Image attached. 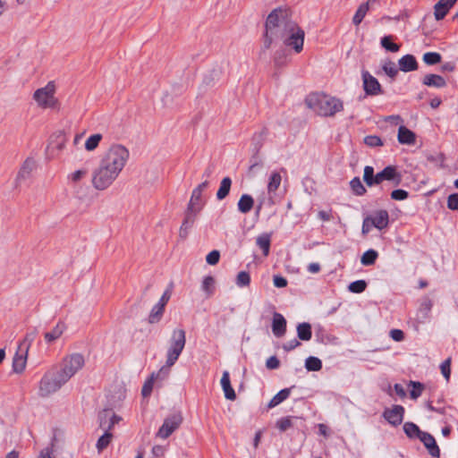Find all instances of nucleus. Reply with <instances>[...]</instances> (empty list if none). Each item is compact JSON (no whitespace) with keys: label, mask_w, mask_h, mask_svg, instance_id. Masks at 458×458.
Returning a JSON list of instances; mask_svg holds the SVG:
<instances>
[{"label":"nucleus","mask_w":458,"mask_h":458,"mask_svg":"<svg viewBox=\"0 0 458 458\" xmlns=\"http://www.w3.org/2000/svg\"><path fill=\"white\" fill-rule=\"evenodd\" d=\"M306 105L320 116L331 117L344 110L343 101L324 93L310 94Z\"/></svg>","instance_id":"1"},{"label":"nucleus","mask_w":458,"mask_h":458,"mask_svg":"<svg viewBox=\"0 0 458 458\" xmlns=\"http://www.w3.org/2000/svg\"><path fill=\"white\" fill-rule=\"evenodd\" d=\"M289 22H293L288 16L287 10L277 8L273 10L267 16L265 24L264 48L268 49L275 38L282 36L284 29Z\"/></svg>","instance_id":"2"},{"label":"nucleus","mask_w":458,"mask_h":458,"mask_svg":"<svg viewBox=\"0 0 458 458\" xmlns=\"http://www.w3.org/2000/svg\"><path fill=\"white\" fill-rule=\"evenodd\" d=\"M129 150L121 144L112 145L103 156L100 164L120 174L129 159Z\"/></svg>","instance_id":"3"},{"label":"nucleus","mask_w":458,"mask_h":458,"mask_svg":"<svg viewBox=\"0 0 458 458\" xmlns=\"http://www.w3.org/2000/svg\"><path fill=\"white\" fill-rule=\"evenodd\" d=\"M67 381L54 368L47 371L38 384V395L46 398L56 393Z\"/></svg>","instance_id":"4"},{"label":"nucleus","mask_w":458,"mask_h":458,"mask_svg":"<svg viewBox=\"0 0 458 458\" xmlns=\"http://www.w3.org/2000/svg\"><path fill=\"white\" fill-rule=\"evenodd\" d=\"M186 344V333L182 328H175L172 332L169 340V347L166 352L165 366L170 368L177 361Z\"/></svg>","instance_id":"5"},{"label":"nucleus","mask_w":458,"mask_h":458,"mask_svg":"<svg viewBox=\"0 0 458 458\" xmlns=\"http://www.w3.org/2000/svg\"><path fill=\"white\" fill-rule=\"evenodd\" d=\"M284 30L282 36L277 38L282 39L286 47H292L296 53H301L303 49L304 30L295 21L289 22Z\"/></svg>","instance_id":"6"},{"label":"nucleus","mask_w":458,"mask_h":458,"mask_svg":"<svg viewBox=\"0 0 458 458\" xmlns=\"http://www.w3.org/2000/svg\"><path fill=\"white\" fill-rule=\"evenodd\" d=\"M85 364V360L81 353H72L65 356L59 368H55L68 382Z\"/></svg>","instance_id":"7"},{"label":"nucleus","mask_w":458,"mask_h":458,"mask_svg":"<svg viewBox=\"0 0 458 458\" xmlns=\"http://www.w3.org/2000/svg\"><path fill=\"white\" fill-rule=\"evenodd\" d=\"M55 85L49 81L45 87L38 89L33 94V99L41 108H54L58 100L55 97Z\"/></svg>","instance_id":"8"},{"label":"nucleus","mask_w":458,"mask_h":458,"mask_svg":"<svg viewBox=\"0 0 458 458\" xmlns=\"http://www.w3.org/2000/svg\"><path fill=\"white\" fill-rule=\"evenodd\" d=\"M118 177L112 169H108L102 164H99L98 167L96 168L92 173V185L98 191H104L107 189Z\"/></svg>","instance_id":"9"},{"label":"nucleus","mask_w":458,"mask_h":458,"mask_svg":"<svg viewBox=\"0 0 458 458\" xmlns=\"http://www.w3.org/2000/svg\"><path fill=\"white\" fill-rule=\"evenodd\" d=\"M182 416L181 412H174L165 419L163 425L159 428L157 437L162 439L169 437L182 424Z\"/></svg>","instance_id":"10"},{"label":"nucleus","mask_w":458,"mask_h":458,"mask_svg":"<svg viewBox=\"0 0 458 458\" xmlns=\"http://www.w3.org/2000/svg\"><path fill=\"white\" fill-rule=\"evenodd\" d=\"M362 88L366 96H378L384 94L381 84L368 71H361Z\"/></svg>","instance_id":"11"},{"label":"nucleus","mask_w":458,"mask_h":458,"mask_svg":"<svg viewBox=\"0 0 458 458\" xmlns=\"http://www.w3.org/2000/svg\"><path fill=\"white\" fill-rule=\"evenodd\" d=\"M208 181L205 180L194 188L187 206L201 210L205 205V201L202 199V192L208 187Z\"/></svg>","instance_id":"12"},{"label":"nucleus","mask_w":458,"mask_h":458,"mask_svg":"<svg viewBox=\"0 0 458 458\" xmlns=\"http://www.w3.org/2000/svg\"><path fill=\"white\" fill-rule=\"evenodd\" d=\"M404 408L402 405H394L391 409H386L383 417L393 426H398L403 422Z\"/></svg>","instance_id":"13"},{"label":"nucleus","mask_w":458,"mask_h":458,"mask_svg":"<svg viewBox=\"0 0 458 458\" xmlns=\"http://www.w3.org/2000/svg\"><path fill=\"white\" fill-rule=\"evenodd\" d=\"M394 181L395 184L398 185L401 182V174L396 172V168L393 165L386 166L381 172L376 174L375 182L377 184L383 181Z\"/></svg>","instance_id":"14"},{"label":"nucleus","mask_w":458,"mask_h":458,"mask_svg":"<svg viewBox=\"0 0 458 458\" xmlns=\"http://www.w3.org/2000/svg\"><path fill=\"white\" fill-rule=\"evenodd\" d=\"M419 439L424 444L425 447L428 450L430 455L436 458L440 457V449L437 446L436 440L432 435L422 431L419 435Z\"/></svg>","instance_id":"15"},{"label":"nucleus","mask_w":458,"mask_h":458,"mask_svg":"<svg viewBox=\"0 0 458 458\" xmlns=\"http://www.w3.org/2000/svg\"><path fill=\"white\" fill-rule=\"evenodd\" d=\"M371 218L372 225L378 230H383L388 226L389 214L385 209H379L368 216Z\"/></svg>","instance_id":"16"},{"label":"nucleus","mask_w":458,"mask_h":458,"mask_svg":"<svg viewBox=\"0 0 458 458\" xmlns=\"http://www.w3.org/2000/svg\"><path fill=\"white\" fill-rule=\"evenodd\" d=\"M272 332L276 337L284 336L286 332V320L284 317L278 312H274L273 314Z\"/></svg>","instance_id":"17"},{"label":"nucleus","mask_w":458,"mask_h":458,"mask_svg":"<svg viewBox=\"0 0 458 458\" xmlns=\"http://www.w3.org/2000/svg\"><path fill=\"white\" fill-rule=\"evenodd\" d=\"M456 2L457 0H439L434 6L435 19L437 21L444 19Z\"/></svg>","instance_id":"18"},{"label":"nucleus","mask_w":458,"mask_h":458,"mask_svg":"<svg viewBox=\"0 0 458 458\" xmlns=\"http://www.w3.org/2000/svg\"><path fill=\"white\" fill-rule=\"evenodd\" d=\"M399 70L403 72H409L418 70L419 64L414 55L407 54L402 56L398 61Z\"/></svg>","instance_id":"19"},{"label":"nucleus","mask_w":458,"mask_h":458,"mask_svg":"<svg viewBox=\"0 0 458 458\" xmlns=\"http://www.w3.org/2000/svg\"><path fill=\"white\" fill-rule=\"evenodd\" d=\"M67 327L64 321H58L57 324L49 332L45 333L44 338L47 344H52L59 339Z\"/></svg>","instance_id":"20"},{"label":"nucleus","mask_w":458,"mask_h":458,"mask_svg":"<svg viewBox=\"0 0 458 458\" xmlns=\"http://www.w3.org/2000/svg\"><path fill=\"white\" fill-rule=\"evenodd\" d=\"M27 352L21 351L18 348L13 359V371L15 373H21L26 367L27 363Z\"/></svg>","instance_id":"21"},{"label":"nucleus","mask_w":458,"mask_h":458,"mask_svg":"<svg viewBox=\"0 0 458 458\" xmlns=\"http://www.w3.org/2000/svg\"><path fill=\"white\" fill-rule=\"evenodd\" d=\"M397 140L401 144L412 145L416 141V135L405 126L401 125L398 129Z\"/></svg>","instance_id":"22"},{"label":"nucleus","mask_w":458,"mask_h":458,"mask_svg":"<svg viewBox=\"0 0 458 458\" xmlns=\"http://www.w3.org/2000/svg\"><path fill=\"white\" fill-rule=\"evenodd\" d=\"M221 386L225 393V397L228 400H235L236 394L233 388L231 386L230 375L228 371H224L221 378Z\"/></svg>","instance_id":"23"},{"label":"nucleus","mask_w":458,"mask_h":458,"mask_svg":"<svg viewBox=\"0 0 458 458\" xmlns=\"http://www.w3.org/2000/svg\"><path fill=\"white\" fill-rule=\"evenodd\" d=\"M422 83L428 87L434 88H444L446 86V81L442 76L433 73L425 75Z\"/></svg>","instance_id":"24"},{"label":"nucleus","mask_w":458,"mask_h":458,"mask_svg":"<svg viewBox=\"0 0 458 458\" xmlns=\"http://www.w3.org/2000/svg\"><path fill=\"white\" fill-rule=\"evenodd\" d=\"M375 1L376 0H368L366 3L361 4L358 7V9L352 18V23L355 26H359L361 23L362 20L364 19V17L366 16L367 13L369 9V4L371 3H374Z\"/></svg>","instance_id":"25"},{"label":"nucleus","mask_w":458,"mask_h":458,"mask_svg":"<svg viewBox=\"0 0 458 458\" xmlns=\"http://www.w3.org/2000/svg\"><path fill=\"white\" fill-rule=\"evenodd\" d=\"M237 206L238 210L241 213L247 214L252 209L254 206V199L250 195L243 194L240 198Z\"/></svg>","instance_id":"26"},{"label":"nucleus","mask_w":458,"mask_h":458,"mask_svg":"<svg viewBox=\"0 0 458 458\" xmlns=\"http://www.w3.org/2000/svg\"><path fill=\"white\" fill-rule=\"evenodd\" d=\"M282 182V176L280 173L274 171L271 173L268 182H267V192L268 194H275L279 188Z\"/></svg>","instance_id":"27"},{"label":"nucleus","mask_w":458,"mask_h":458,"mask_svg":"<svg viewBox=\"0 0 458 458\" xmlns=\"http://www.w3.org/2000/svg\"><path fill=\"white\" fill-rule=\"evenodd\" d=\"M201 210L199 209H197V208H191V207H188L187 206V208L184 212V219L182 223V225H185V227H189V228H191L196 221V218L199 215V213L200 212Z\"/></svg>","instance_id":"28"},{"label":"nucleus","mask_w":458,"mask_h":458,"mask_svg":"<svg viewBox=\"0 0 458 458\" xmlns=\"http://www.w3.org/2000/svg\"><path fill=\"white\" fill-rule=\"evenodd\" d=\"M231 186H232L231 178L228 176L223 178L220 182L219 189L216 191V199L218 200H222V199H225L230 192Z\"/></svg>","instance_id":"29"},{"label":"nucleus","mask_w":458,"mask_h":458,"mask_svg":"<svg viewBox=\"0 0 458 458\" xmlns=\"http://www.w3.org/2000/svg\"><path fill=\"white\" fill-rule=\"evenodd\" d=\"M297 336L301 341H310L312 337L310 324L307 322L300 323L297 326Z\"/></svg>","instance_id":"30"},{"label":"nucleus","mask_w":458,"mask_h":458,"mask_svg":"<svg viewBox=\"0 0 458 458\" xmlns=\"http://www.w3.org/2000/svg\"><path fill=\"white\" fill-rule=\"evenodd\" d=\"M293 386L290 387V388H284L282 390H280L271 400L270 402L268 403L267 404V407L268 408H274L276 406H277L278 404H280L281 403H283L284 400H286L289 396H290V394H291V389L293 388Z\"/></svg>","instance_id":"31"},{"label":"nucleus","mask_w":458,"mask_h":458,"mask_svg":"<svg viewBox=\"0 0 458 458\" xmlns=\"http://www.w3.org/2000/svg\"><path fill=\"white\" fill-rule=\"evenodd\" d=\"M33 166H34V163L32 160H30V159L25 160V162L23 163L20 171L18 172L16 181L21 182L22 180L27 179L30 174V173L33 169Z\"/></svg>","instance_id":"32"},{"label":"nucleus","mask_w":458,"mask_h":458,"mask_svg":"<svg viewBox=\"0 0 458 458\" xmlns=\"http://www.w3.org/2000/svg\"><path fill=\"white\" fill-rule=\"evenodd\" d=\"M165 309L157 304H155L153 308L151 309L148 321L149 324H157L158 323L164 315Z\"/></svg>","instance_id":"33"},{"label":"nucleus","mask_w":458,"mask_h":458,"mask_svg":"<svg viewBox=\"0 0 458 458\" xmlns=\"http://www.w3.org/2000/svg\"><path fill=\"white\" fill-rule=\"evenodd\" d=\"M289 62V54L285 50H278L274 56V64L277 68L284 67Z\"/></svg>","instance_id":"34"},{"label":"nucleus","mask_w":458,"mask_h":458,"mask_svg":"<svg viewBox=\"0 0 458 458\" xmlns=\"http://www.w3.org/2000/svg\"><path fill=\"white\" fill-rule=\"evenodd\" d=\"M350 187L356 196H363L367 190L359 177H354L350 182Z\"/></svg>","instance_id":"35"},{"label":"nucleus","mask_w":458,"mask_h":458,"mask_svg":"<svg viewBox=\"0 0 458 458\" xmlns=\"http://www.w3.org/2000/svg\"><path fill=\"white\" fill-rule=\"evenodd\" d=\"M378 257L377 251L375 250H369L363 253L360 259V262L363 266H371L375 264L377 259Z\"/></svg>","instance_id":"36"},{"label":"nucleus","mask_w":458,"mask_h":458,"mask_svg":"<svg viewBox=\"0 0 458 458\" xmlns=\"http://www.w3.org/2000/svg\"><path fill=\"white\" fill-rule=\"evenodd\" d=\"M37 336V330L33 329L30 332H28L26 335L24 336L23 340L20 343L18 348L21 349V351L27 352L29 351V348L31 344V343L35 340Z\"/></svg>","instance_id":"37"},{"label":"nucleus","mask_w":458,"mask_h":458,"mask_svg":"<svg viewBox=\"0 0 458 458\" xmlns=\"http://www.w3.org/2000/svg\"><path fill=\"white\" fill-rule=\"evenodd\" d=\"M305 368L309 371H319L322 369V361L314 356H310L305 360Z\"/></svg>","instance_id":"38"},{"label":"nucleus","mask_w":458,"mask_h":458,"mask_svg":"<svg viewBox=\"0 0 458 458\" xmlns=\"http://www.w3.org/2000/svg\"><path fill=\"white\" fill-rule=\"evenodd\" d=\"M257 245L262 250L264 256H267L270 250V235H259L257 238Z\"/></svg>","instance_id":"39"},{"label":"nucleus","mask_w":458,"mask_h":458,"mask_svg":"<svg viewBox=\"0 0 458 458\" xmlns=\"http://www.w3.org/2000/svg\"><path fill=\"white\" fill-rule=\"evenodd\" d=\"M403 431L407 437L411 438H419V435L422 432L420 428L412 422H405L403 425Z\"/></svg>","instance_id":"40"},{"label":"nucleus","mask_w":458,"mask_h":458,"mask_svg":"<svg viewBox=\"0 0 458 458\" xmlns=\"http://www.w3.org/2000/svg\"><path fill=\"white\" fill-rule=\"evenodd\" d=\"M363 180L369 187L377 184V182L374 181L376 180V174H374V168L372 166L366 165L364 167Z\"/></svg>","instance_id":"41"},{"label":"nucleus","mask_w":458,"mask_h":458,"mask_svg":"<svg viewBox=\"0 0 458 458\" xmlns=\"http://www.w3.org/2000/svg\"><path fill=\"white\" fill-rule=\"evenodd\" d=\"M382 70L387 76H389L393 80L398 74V69L396 68L395 64L391 60H386L384 62V64H382Z\"/></svg>","instance_id":"42"},{"label":"nucleus","mask_w":458,"mask_h":458,"mask_svg":"<svg viewBox=\"0 0 458 458\" xmlns=\"http://www.w3.org/2000/svg\"><path fill=\"white\" fill-rule=\"evenodd\" d=\"M423 62L428 65H435L439 64L442 60V56L437 52H427L423 55Z\"/></svg>","instance_id":"43"},{"label":"nucleus","mask_w":458,"mask_h":458,"mask_svg":"<svg viewBox=\"0 0 458 458\" xmlns=\"http://www.w3.org/2000/svg\"><path fill=\"white\" fill-rule=\"evenodd\" d=\"M102 140V135L100 133H96L89 136L85 142V148L88 151H93L96 149Z\"/></svg>","instance_id":"44"},{"label":"nucleus","mask_w":458,"mask_h":458,"mask_svg":"<svg viewBox=\"0 0 458 458\" xmlns=\"http://www.w3.org/2000/svg\"><path fill=\"white\" fill-rule=\"evenodd\" d=\"M293 419L292 416L283 417L276 422V427L280 432H284L293 426Z\"/></svg>","instance_id":"45"},{"label":"nucleus","mask_w":458,"mask_h":458,"mask_svg":"<svg viewBox=\"0 0 458 458\" xmlns=\"http://www.w3.org/2000/svg\"><path fill=\"white\" fill-rule=\"evenodd\" d=\"M235 284L238 287H247L250 284V276L247 271H240L236 276Z\"/></svg>","instance_id":"46"},{"label":"nucleus","mask_w":458,"mask_h":458,"mask_svg":"<svg viewBox=\"0 0 458 458\" xmlns=\"http://www.w3.org/2000/svg\"><path fill=\"white\" fill-rule=\"evenodd\" d=\"M381 46L386 49L387 51H390L392 53L398 52L400 49V46L392 42V37L391 36H385L381 38Z\"/></svg>","instance_id":"47"},{"label":"nucleus","mask_w":458,"mask_h":458,"mask_svg":"<svg viewBox=\"0 0 458 458\" xmlns=\"http://www.w3.org/2000/svg\"><path fill=\"white\" fill-rule=\"evenodd\" d=\"M113 437V435L109 432V430H106L103 436H101L98 442H97V448L98 452L103 451L105 448L108 446V445L111 442V439Z\"/></svg>","instance_id":"48"},{"label":"nucleus","mask_w":458,"mask_h":458,"mask_svg":"<svg viewBox=\"0 0 458 458\" xmlns=\"http://www.w3.org/2000/svg\"><path fill=\"white\" fill-rule=\"evenodd\" d=\"M366 287H367V283L365 280H357V281L352 282L348 285V290L354 293H360L366 290Z\"/></svg>","instance_id":"49"},{"label":"nucleus","mask_w":458,"mask_h":458,"mask_svg":"<svg viewBox=\"0 0 458 458\" xmlns=\"http://www.w3.org/2000/svg\"><path fill=\"white\" fill-rule=\"evenodd\" d=\"M173 287H174L173 283H170L168 287L165 289V291L162 294L161 298L157 301V305L163 307L164 309L165 308L166 304L168 303L169 300L171 299L172 293H173Z\"/></svg>","instance_id":"50"},{"label":"nucleus","mask_w":458,"mask_h":458,"mask_svg":"<svg viewBox=\"0 0 458 458\" xmlns=\"http://www.w3.org/2000/svg\"><path fill=\"white\" fill-rule=\"evenodd\" d=\"M214 284H215V279L213 278V276H206V277H204V279L202 281L201 288L204 292H206L208 295H210L213 293Z\"/></svg>","instance_id":"51"},{"label":"nucleus","mask_w":458,"mask_h":458,"mask_svg":"<svg viewBox=\"0 0 458 458\" xmlns=\"http://www.w3.org/2000/svg\"><path fill=\"white\" fill-rule=\"evenodd\" d=\"M155 374L153 373L149 378H148L143 386H142V389H141V394L142 396L144 397H147L148 395H150L152 390H153V384H154V379H155Z\"/></svg>","instance_id":"52"},{"label":"nucleus","mask_w":458,"mask_h":458,"mask_svg":"<svg viewBox=\"0 0 458 458\" xmlns=\"http://www.w3.org/2000/svg\"><path fill=\"white\" fill-rule=\"evenodd\" d=\"M88 174L86 169L77 170L68 175V180L72 183L79 182L81 179H83Z\"/></svg>","instance_id":"53"},{"label":"nucleus","mask_w":458,"mask_h":458,"mask_svg":"<svg viewBox=\"0 0 458 458\" xmlns=\"http://www.w3.org/2000/svg\"><path fill=\"white\" fill-rule=\"evenodd\" d=\"M441 373L444 377L448 381L451 375V358L445 360L440 365Z\"/></svg>","instance_id":"54"},{"label":"nucleus","mask_w":458,"mask_h":458,"mask_svg":"<svg viewBox=\"0 0 458 458\" xmlns=\"http://www.w3.org/2000/svg\"><path fill=\"white\" fill-rule=\"evenodd\" d=\"M364 143L369 147H378L383 145L382 140L376 135H369L364 138Z\"/></svg>","instance_id":"55"},{"label":"nucleus","mask_w":458,"mask_h":458,"mask_svg":"<svg viewBox=\"0 0 458 458\" xmlns=\"http://www.w3.org/2000/svg\"><path fill=\"white\" fill-rule=\"evenodd\" d=\"M109 410H103L98 413L99 427L106 431L109 422Z\"/></svg>","instance_id":"56"},{"label":"nucleus","mask_w":458,"mask_h":458,"mask_svg":"<svg viewBox=\"0 0 458 458\" xmlns=\"http://www.w3.org/2000/svg\"><path fill=\"white\" fill-rule=\"evenodd\" d=\"M409 197V192L405 190L397 189L391 192V198L394 200H404Z\"/></svg>","instance_id":"57"},{"label":"nucleus","mask_w":458,"mask_h":458,"mask_svg":"<svg viewBox=\"0 0 458 458\" xmlns=\"http://www.w3.org/2000/svg\"><path fill=\"white\" fill-rule=\"evenodd\" d=\"M219 259H220V252L216 250H214L207 255L206 261L208 264L214 266L218 263Z\"/></svg>","instance_id":"58"},{"label":"nucleus","mask_w":458,"mask_h":458,"mask_svg":"<svg viewBox=\"0 0 458 458\" xmlns=\"http://www.w3.org/2000/svg\"><path fill=\"white\" fill-rule=\"evenodd\" d=\"M411 384H412L413 388L410 393L411 397L412 399H417L422 394L423 385L420 382H411Z\"/></svg>","instance_id":"59"},{"label":"nucleus","mask_w":458,"mask_h":458,"mask_svg":"<svg viewBox=\"0 0 458 458\" xmlns=\"http://www.w3.org/2000/svg\"><path fill=\"white\" fill-rule=\"evenodd\" d=\"M447 207L449 209H458V193H453L447 198Z\"/></svg>","instance_id":"60"},{"label":"nucleus","mask_w":458,"mask_h":458,"mask_svg":"<svg viewBox=\"0 0 458 458\" xmlns=\"http://www.w3.org/2000/svg\"><path fill=\"white\" fill-rule=\"evenodd\" d=\"M372 227H374V225H372L371 218L367 216L362 222V234L367 235L371 231Z\"/></svg>","instance_id":"61"},{"label":"nucleus","mask_w":458,"mask_h":458,"mask_svg":"<svg viewBox=\"0 0 458 458\" xmlns=\"http://www.w3.org/2000/svg\"><path fill=\"white\" fill-rule=\"evenodd\" d=\"M280 366V360L276 356L269 357L266 361V367L268 369H276Z\"/></svg>","instance_id":"62"},{"label":"nucleus","mask_w":458,"mask_h":458,"mask_svg":"<svg viewBox=\"0 0 458 458\" xmlns=\"http://www.w3.org/2000/svg\"><path fill=\"white\" fill-rule=\"evenodd\" d=\"M389 335L395 342H401L404 339V333L401 329H392Z\"/></svg>","instance_id":"63"},{"label":"nucleus","mask_w":458,"mask_h":458,"mask_svg":"<svg viewBox=\"0 0 458 458\" xmlns=\"http://www.w3.org/2000/svg\"><path fill=\"white\" fill-rule=\"evenodd\" d=\"M38 458H55L53 446H47L41 450Z\"/></svg>","instance_id":"64"}]
</instances>
